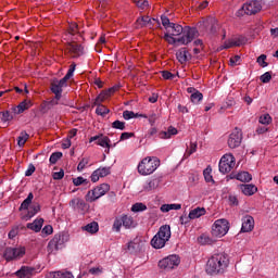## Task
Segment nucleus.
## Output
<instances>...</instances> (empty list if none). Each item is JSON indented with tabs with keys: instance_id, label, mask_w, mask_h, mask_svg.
<instances>
[{
	"instance_id": "774afa93",
	"label": "nucleus",
	"mask_w": 278,
	"mask_h": 278,
	"mask_svg": "<svg viewBox=\"0 0 278 278\" xmlns=\"http://www.w3.org/2000/svg\"><path fill=\"white\" fill-rule=\"evenodd\" d=\"M135 134L134 132H123L121 135V140H129V138H134Z\"/></svg>"
},
{
	"instance_id": "9b49d317",
	"label": "nucleus",
	"mask_w": 278,
	"mask_h": 278,
	"mask_svg": "<svg viewBox=\"0 0 278 278\" xmlns=\"http://www.w3.org/2000/svg\"><path fill=\"white\" fill-rule=\"evenodd\" d=\"M233 166H236V157L232 154H225L219 161V173L227 175L231 173Z\"/></svg>"
},
{
	"instance_id": "f3484780",
	"label": "nucleus",
	"mask_w": 278,
	"mask_h": 278,
	"mask_svg": "<svg viewBox=\"0 0 278 278\" xmlns=\"http://www.w3.org/2000/svg\"><path fill=\"white\" fill-rule=\"evenodd\" d=\"M89 142H96L99 147H103L108 149V153H110V137L103 135H97L89 139Z\"/></svg>"
},
{
	"instance_id": "5701e85b",
	"label": "nucleus",
	"mask_w": 278,
	"mask_h": 278,
	"mask_svg": "<svg viewBox=\"0 0 278 278\" xmlns=\"http://www.w3.org/2000/svg\"><path fill=\"white\" fill-rule=\"evenodd\" d=\"M45 224L43 218H37L34 220V223H28L26 225L27 229H30L31 231H35L38 233L42 229V225Z\"/></svg>"
},
{
	"instance_id": "0eeeda50",
	"label": "nucleus",
	"mask_w": 278,
	"mask_h": 278,
	"mask_svg": "<svg viewBox=\"0 0 278 278\" xmlns=\"http://www.w3.org/2000/svg\"><path fill=\"white\" fill-rule=\"evenodd\" d=\"M138 226V223L134 220V217L129 215H123L122 217L115 218L113 223V229L115 231H121L122 227H125V229H134Z\"/></svg>"
},
{
	"instance_id": "39448f33",
	"label": "nucleus",
	"mask_w": 278,
	"mask_h": 278,
	"mask_svg": "<svg viewBox=\"0 0 278 278\" xmlns=\"http://www.w3.org/2000/svg\"><path fill=\"white\" fill-rule=\"evenodd\" d=\"M168 240H170V226L163 225L160 227L157 233L152 238L151 247H153V249H164Z\"/></svg>"
},
{
	"instance_id": "20e7f679",
	"label": "nucleus",
	"mask_w": 278,
	"mask_h": 278,
	"mask_svg": "<svg viewBox=\"0 0 278 278\" xmlns=\"http://www.w3.org/2000/svg\"><path fill=\"white\" fill-rule=\"evenodd\" d=\"M157 168H160V159L156 156H147L139 162L137 170L139 175L147 176L153 175Z\"/></svg>"
},
{
	"instance_id": "aec40b11",
	"label": "nucleus",
	"mask_w": 278,
	"mask_h": 278,
	"mask_svg": "<svg viewBox=\"0 0 278 278\" xmlns=\"http://www.w3.org/2000/svg\"><path fill=\"white\" fill-rule=\"evenodd\" d=\"M167 34H170V36H186V27L172 23L169 24V27L166 29Z\"/></svg>"
},
{
	"instance_id": "f257e3e1",
	"label": "nucleus",
	"mask_w": 278,
	"mask_h": 278,
	"mask_svg": "<svg viewBox=\"0 0 278 278\" xmlns=\"http://www.w3.org/2000/svg\"><path fill=\"white\" fill-rule=\"evenodd\" d=\"M229 266V256L225 253L213 255L206 264V273L208 275H218Z\"/></svg>"
},
{
	"instance_id": "b1692460",
	"label": "nucleus",
	"mask_w": 278,
	"mask_h": 278,
	"mask_svg": "<svg viewBox=\"0 0 278 278\" xmlns=\"http://www.w3.org/2000/svg\"><path fill=\"white\" fill-rule=\"evenodd\" d=\"M239 188L245 197H253V194L257 192V187L255 185H240Z\"/></svg>"
},
{
	"instance_id": "6ab92c4d",
	"label": "nucleus",
	"mask_w": 278,
	"mask_h": 278,
	"mask_svg": "<svg viewBox=\"0 0 278 278\" xmlns=\"http://www.w3.org/2000/svg\"><path fill=\"white\" fill-rule=\"evenodd\" d=\"M18 278H31L36 275V268L29 266H22L14 274Z\"/></svg>"
},
{
	"instance_id": "9d476101",
	"label": "nucleus",
	"mask_w": 278,
	"mask_h": 278,
	"mask_svg": "<svg viewBox=\"0 0 278 278\" xmlns=\"http://www.w3.org/2000/svg\"><path fill=\"white\" fill-rule=\"evenodd\" d=\"M67 237L65 235H55L53 239L48 243V253L49 255H55L56 251L64 248Z\"/></svg>"
},
{
	"instance_id": "6e6d98bb",
	"label": "nucleus",
	"mask_w": 278,
	"mask_h": 278,
	"mask_svg": "<svg viewBox=\"0 0 278 278\" xmlns=\"http://www.w3.org/2000/svg\"><path fill=\"white\" fill-rule=\"evenodd\" d=\"M74 186H81L83 184H88V179H85L84 177L79 176L77 178L73 179Z\"/></svg>"
},
{
	"instance_id": "3c124183",
	"label": "nucleus",
	"mask_w": 278,
	"mask_h": 278,
	"mask_svg": "<svg viewBox=\"0 0 278 278\" xmlns=\"http://www.w3.org/2000/svg\"><path fill=\"white\" fill-rule=\"evenodd\" d=\"M78 33H79V26L77 25V23L70 24L68 34H71L72 36H75V34H78Z\"/></svg>"
},
{
	"instance_id": "a18cd8bd",
	"label": "nucleus",
	"mask_w": 278,
	"mask_h": 278,
	"mask_svg": "<svg viewBox=\"0 0 278 278\" xmlns=\"http://www.w3.org/2000/svg\"><path fill=\"white\" fill-rule=\"evenodd\" d=\"M123 118H125V121H130V118H138V113H134V111H124Z\"/></svg>"
},
{
	"instance_id": "c9c22d12",
	"label": "nucleus",
	"mask_w": 278,
	"mask_h": 278,
	"mask_svg": "<svg viewBox=\"0 0 278 278\" xmlns=\"http://www.w3.org/2000/svg\"><path fill=\"white\" fill-rule=\"evenodd\" d=\"M83 229L88 231V233H97V231H99V224L97 222H92L83 227Z\"/></svg>"
},
{
	"instance_id": "09e8293b",
	"label": "nucleus",
	"mask_w": 278,
	"mask_h": 278,
	"mask_svg": "<svg viewBox=\"0 0 278 278\" xmlns=\"http://www.w3.org/2000/svg\"><path fill=\"white\" fill-rule=\"evenodd\" d=\"M89 162H90L89 159H86V157L81 159V161L78 163L77 170L81 173V170H84L86 166H88Z\"/></svg>"
},
{
	"instance_id": "473e14b6",
	"label": "nucleus",
	"mask_w": 278,
	"mask_h": 278,
	"mask_svg": "<svg viewBox=\"0 0 278 278\" xmlns=\"http://www.w3.org/2000/svg\"><path fill=\"white\" fill-rule=\"evenodd\" d=\"M238 181H242L243 184H248L253 179V176L249 172H241L236 176Z\"/></svg>"
},
{
	"instance_id": "6e6552de",
	"label": "nucleus",
	"mask_w": 278,
	"mask_h": 278,
	"mask_svg": "<svg viewBox=\"0 0 278 278\" xmlns=\"http://www.w3.org/2000/svg\"><path fill=\"white\" fill-rule=\"evenodd\" d=\"M229 231V222L227 219H217L212 226V236L223 238Z\"/></svg>"
},
{
	"instance_id": "e433bc0d",
	"label": "nucleus",
	"mask_w": 278,
	"mask_h": 278,
	"mask_svg": "<svg viewBox=\"0 0 278 278\" xmlns=\"http://www.w3.org/2000/svg\"><path fill=\"white\" fill-rule=\"evenodd\" d=\"M29 140V134L27 131L23 130L20 136L17 137V144L18 147H25V142Z\"/></svg>"
},
{
	"instance_id": "5fc2aeb1",
	"label": "nucleus",
	"mask_w": 278,
	"mask_h": 278,
	"mask_svg": "<svg viewBox=\"0 0 278 278\" xmlns=\"http://www.w3.org/2000/svg\"><path fill=\"white\" fill-rule=\"evenodd\" d=\"M112 127L113 129H121V131H124L125 129V122H121V121H115L112 123Z\"/></svg>"
},
{
	"instance_id": "c85d7f7f",
	"label": "nucleus",
	"mask_w": 278,
	"mask_h": 278,
	"mask_svg": "<svg viewBox=\"0 0 278 278\" xmlns=\"http://www.w3.org/2000/svg\"><path fill=\"white\" fill-rule=\"evenodd\" d=\"M48 278H75L71 271H52Z\"/></svg>"
},
{
	"instance_id": "1a4fd4ad",
	"label": "nucleus",
	"mask_w": 278,
	"mask_h": 278,
	"mask_svg": "<svg viewBox=\"0 0 278 278\" xmlns=\"http://www.w3.org/2000/svg\"><path fill=\"white\" fill-rule=\"evenodd\" d=\"M106 192H110V185L102 184L98 187H96L93 190L88 191L86 195V201L89 203H94L97 199H101Z\"/></svg>"
},
{
	"instance_id": "f03ea898",
	"label": "nucleus",
	"mask_w": 278,
	"mask_h": 278,
	"mask_svg": "<svg viewBox=\"0 0 278 278\" xmlns=\"http://www.w3.org/2000/svg\"><path fill=\"white\" fill-rule=\"evenodd\" d=\"M197 36H199V30L195 27L185 26V36L175 38L173 35L166 33L164 35V40L169 45H176V42H180V45H190Z\"/></svg>"
},
{
	"instance_id": "f704fd0d",
	"label": "nucleus",
	"mask_w": 278,
	"mask_h": 278,
	"mask_svg": "<svg viewBox=\"0 0 278 278\" xmlns=\"http://www.w3.org/2000/svg\"><path fill=\"white\" fill-rule=\"evenodd\" d=\"M111 94L108 90L102 91L93 101V105H99L100 103H103L106 99H110Z\"/></svg>"
},
{
	"instance_id": "2eb2a0df",
	"label": "nucleus",
	"mask_w": 278,
	"mask_h": 278,
	"mask_svg": "<svg viewBox=\"0 0 278 278\" xmlns=\"http://www.w3.org/2000/svg\"><path fill=\"white\" fill-rule=\"evenodd\" d=\"M240 144H242V130L235 128L228 138V147L230 149H237Z\"/></svg>"
},
{
	"instance_id": "4d7b16f0",
	"label": "nucleus",
	"mask_w": 278,
	"mask_h": 278,
	"mask_svg": "<svg viewBox=\"0 0 278 278\" xmlns=\"http://www.w3.org/2000/svg\"><path fill=\"white\" fill-rule=\"evenodd\" d=\"M161 22L163 27H165V29H168V27L170 25H173V23L170 22V20L168 17H166V15L161 16Z\"/></svg>"
},
{
	"instance_id": "58836bf2",
	"label": "nucleus",
	"mask_w": 278,
	"mask_h": 278,
	"mask_svg": "<svg viewBox=\"0 0 278 278\" xmlns=\"http://www.w3.org/2000/svg\"><path fill=\"white\" fill-rule=\"evenodd\" d=\"M243 41L244 39H240V38L237 40L225 41L224 49H231V47H240V45H242Z\"/></svg>"
},
{
	"instance_id": "49530a36",
	"label": "nucleus",
	"mask_w": 278,
	"mask_h": 278,
	"mask_svg": "<svg viewBox=\"0 0 278 278\" xmlns=\"http://www.w3.org/2000/svg\"><path fill=\"white\" fill-rule=\"evenodd\" d=\"M62 159V152H54L50 156V164H58V161Z\"/></svg>"
},
{
	"instance_id": "dca6fc26",
	"label": "nucleus",
	"mask_w": 278,
	"mask_h": 278,
	"mask_svg": "<svg viewBox=\"0 0 278 278\" xmlns=\"http://www.w3.org/2000/svg\"><path fill=\"white\" fill-rule=\"evenodd\" d=\"M66 49L72 58H81L84 55V47L75 41L67 42Z\"/></svg>"
},
{
	"instance_id": "603ef678",
	"label": "nucleus",
	"mask_w": 278,
	"mask_h": 278,
	"mask_svg": "<svg viewBox=\"0 0 278 278\" xmlns=\"http://www.w3.org/2000/svg\"><path fill=\"white\" fill-rule=\"evenodd\" d=\"M134 3H136L137 8H140V10L149 8V1L147 0H134Z\"/></svg>"
},
{
	"instance_id": "680f3d73",
	"label": "nucleus",
	"mask_w": 278,
	"mask_h": 278,
	"mask_svg": "<svg viewBox=\"0 0 278 278\" xmlns=\"http://www.w3.org/2000/svg\"><path fill=\"white\" fill-rule=\"evenodd\" d=\"M161 73H162L163 79H175V74L168 71H162Z\"/></svg>"
},
{
	"instance_id": "4468645a",
	"label": "nucleus",
	"mask_w": 278,
	"mask_h": 278,
	"mask_svg": "<svg viewBox=\"0 0 278 278\" xmlns=\"http://www.w3.org/2000/svg\"><path fill=\"white\" fill-rule=\"evenodd\" d=\"M142 249H144V242H142L140 238H135L126 245V251L131 255H138V253H141Z\"/></svg>"
},
{
	"instance_id": "79ce46f5",
	"label": "nucleus",
	"mask_w": 278,
	"mask_h": 278,
	"mask_svg": "<svg viewBox=\"0 0 278 278\" xmlns=\"http://www.w3.org/2000/svg\"><path fill=\"white\" fill-rule=\"evenodd\" d=\"M157 186H160V180L152 179L147 184V186H144V190H147L148 192H151V190H155V188H157Z\"/></svg>"
},
{
	"instance_id": "a19ab883",
	"label": "nucleus",
	"mask_w": 278,
	"mask_h": 278,
	"mask_svg": "<svg viewBox=\"0 0 278 278\" xmlns=\"http://www.w3.org/2000/svg\"><path fill=\"white\" fill-rule=\"evenodd\" d=\"M190 99L191 102L198 105V103H201V101H203V93H201V91H194V93L191 94Z\"/></svg>"
},
{
	"instance_id": "ea45409f",
	"label": "nucleus",
	"mask_w": 278,
	"mask_h": 278,
	"mask_svg": "<svg viewBox=\"0 0 278 278\" xmlns=\"http://www.w3.org/2000/svg\"><path fill=\"white\" fill-rule=\"evenodd\" d=\"M94 105H97L96 114H98V116H105V114H110V109H108L105 105L101 103Z\"/></svg>"
},
{
	"instance_id": "37998d69",
	"label": "nucleus",
	"mask_w": 278,
	"mask_h": 278,
	"mask_svg": "<svg viewBox=\"0 0 278 278\" xmlns=\"http://www.w3.org/2000/svg\"><path fill=\"white\" fill-rule=\"evenodd\" d=\"M147 210V204L142 202H137L131 206V212H144Z\"/></svg>"
},
{
	"instance_id": "c03bdc74",
	"label": "nucleus",
	"mask_w": 278,
	"mask_h": 278,
	"mask_svg": "<svg viewBox=\"0 0 278 278\" xmlns=\"http://www.w3.org/2000/svg\"><path fill=\"white\" fill-rule=\"evenodd\" d=\"M38 212H40V204L30 206V210L28 211V214H27L28 218H34V216H36Z\"/></svg>"
},
{
	"instance_id": "7c9ffc66",
	"label": "nucleus",
	"mask_w": 278,
	"mask_h": 278,
	"mask_svg": "<svg viewBox=\"0 0 278 278\" xmlns=\"http://www.w3.org/2000/svg\"><path fill=\"white\" fill-rule=\"evenodd\" d=\"M199 244L205 245V244H214L216 242V239L211 238L206 233H202L200 237H198Z\"/></svg>"
},
{
	"instance_id": "cd10ccee",
	"label": "nucleus",
	"mask_w": 278,
	"mask_h": 278,
	"mask_svg": "<svg viewBox=\"0 0 278 278\" xmlns=\"http://www.w3.org/2000/svg\"><path fill=\"white\" fill-rule=\"evenodd\" d=\"M70 207L73 210H84V207H86V202L83 199L75 198L70 201Z\"/></svg>"
},
{
	"instance_id": "ddd939ff",
	"label": "nucleus",
	"mask_w": 278,
	"mask_h": 278,
	"mask_svg": "<svg viewBox=\"0 0 278 278\" xmlns=\"http://www.w3.org/2000/svg\"><path fill=\"white\" fill-rule=\"evenodd\" d=\"M23 255H25V248H7L3 257L7 262H12L13 260H21Z\"/></svg>"
},
{
	"instance_id": "8fccbe9b",
	"label": "nucleus",
	"mask_w": 278,
	"mask_h": 278,
	"mask_svg": "<svg viewBox=\"0 0 278 278\" xmlns=\"http://www.w3.org/2000/svg\"><path fill=\"white\" fill-rule=\"evenodd\" d=\"M273 121V118L270 117L269 114H264L260 117V123L261 125H270V122Z\"/></svg>"
},
{
	"instance_id": "338daca9",
	"label": "nucleus",
	"mask_w": 278,
	"mask_h": 278,
	"mask_svg": "<svg viewBox=\"0 0 278 278\" xmlns=\"http://www.w3.org/2000/svg\"><path fill=\"white\" fill-rule=\"evenodd\" d=\"M148 121L151 127H153V125H155V121H157V114L152 113L151 115L148 116Z\"/></svg>"
},
{
	"instance_id": "de8ad7c7",
	"label": "nucleus",
	"mask_w": 278,
	"mask_h": 278,
	"mask_svg": "<svg viewBox=\"0 0 278 278\" xmlns=\"http://www.w3.org/2000/svg\"><path fill=\"white\" fill-rule=\"evenodd\" d=\"M273 79V72H266L261 76V81L263 84H268Z\"/></svg>"
},
{
	"instance_id": "13d9d810",
	"label": "nucleus",
	"mask_w": 278,
	"mask_h": 278,
	"mask_svg": "<svg viewBox=\"0 0 278 278\" xmlns=\"http://www.w3.org/2000/svg\"><path fill=\"white\" fill-rule=\"evenodd\" d=\"M192 153H197V143L193 142L190 143V149L186 151L185 155H187V157H190Z\"/></svg>"
},
{
	"instance_id": "864d4df0",
	"label": "nucleus",
	"mask_w": 278,
	"mask_h": 278,
	"mask_svg": "<svg viewBox=\"0 0 278 278\" xmlns=\"http://www.w3.org/2000/svg\"><path fill=\"white\" fill-rule=\"evenodd\" d=\"M256 62L260 64V66H262V68H266V66H268V63L266 62V54H261Z\"/></svg>"
},
{
	"instance_id": "4c0bfd02",
	"label": "nucleus",
	"mask_w": 278,
	"mask_h": 278,
	"mask_svg": "<svg viewBox=\"0 0 278 278\" xmlns=\"http://www.w3.org/2000/svg\"><path fill=\"white\" fill-rule=\"evenodd\" d=\"M203 175L206 184H214V177L212 176V166H207L203 170Z\"/></svg>"
},
{
	"instance_id": "052dcab7",
	"label": "nucleus",
	"mask_w": 278,
	"mask_h": 278,
	"mask_svg": "<svg viewBox=\"0 0 278 278\" xmlns=\"http://www.w3.org/2000/svg\"><path fill=\"white\" fill-rule=\"evenodd\" d=\"M52 178L55 180L64 179V169H60V172L52 173Z\"/></svg>"
},
{
	"instance_id": "a878e982",
	"label": "nucleus",
	"mask_w": 278,
	"mask_h": 278,
	"mask_svg": "<svg viewBox=\"0 0 278 278\" xmlns=\"http://www.w3.org/2000/svg\"><path fill=\"white\" fill-rule=\"evenodd\" d=\"M172 136H177V128L169 126L167 131H161L159 132V138L161 140H168V138H172Z\"/></svg>"
},
{
	"instance_id": "0e129e2a",
	"label": "nucleus",
	"mask_w": 278,
	"mask_h": 278,
	"mask_svg": "<svg viewBox=\"0 0 278 278\" xmlns=\"http://www.w3.org/2000/svg\"><path fill=\"white\" fill-rule=\"evenodd\" d=\"M34 173H36V166H34V164H30L28 166V169L25 172V176L31 177L34 175Z\"/></svg>"
},
{
	"instance_id": "69168bd1",
	"label": "nucleus",
	"mask_w": 278,
	"mask_h": 278,
	"mask_svg": "<svg viewBox=\"0 0 278 278\" xmlns=\"http://www.w3.org/2000/svg\"><path fill=\"white\" fill-rule=\"evenodd\" d=\"M42 233H45L46 236H51V233H53V226L51 225L45 226L42 229Z\"/></svg>"
},
{
	"instance_id": "72a5a7b5",
	"label": "nucleus",
	"mask_w": 278,
	"mask_h": 278,
	"mask_svg": "<svg viewBox=\"0 0 278 278\" xmlns=\"http://www.w3.org/2000/svg\"><path fill=\"white\" fill-rule=\"evenodd\" d=\"M34 201V193H28L27 198L22 202L20 206V212H23V210H29V205H31V202Z\"/></svg>"
},
{
	"instance_id": "2f4dec72",
	"label": "nucleus",
	"mask_w": 278,
	"mask_h": 278,
	"mask_svg": "<svg viewBox=\"0 0 278 278\" xmlns=\"http://www.w3.org/2000/svg\"><path fill=\"white\" fill-rule=\"evenodd\" d=\"M14 116H16V114H14V112H12V110L0 112V118H1L2 123H10V121H14Z\"/></svg>"
},
{
	"instance_id": "e2e57ef3",
	"label": "nucleus",
	"mask_w": 278,
	"mask_h": 278,
	"mask_svg": "<svg viewBox=\"0 0 278 278\" xmlns=\"http://www.w3.org/2000/svg\"><path fill=\"white\" fill-rule=\"evenodd\" d=\"M60 103V99L54 96V98L48 102H46L47 108H53V105H58Z\"/></svg>"
},
{
	"instance_id": "412c9836",
	"label": "nucleus",
	"mask_w": 278,
	"mask_h": 278,
	"mask_svg": "<svg viewBox=\"0 0 278 278\" xmlns=\"http://www.w3.org/2000/svg\"><path fill=\"white\" fill-rule=\"evenodd\" d=\"M110 173H111L110 167H100L91 174V181L93 184H97L100 177H108Z\"/></svg>"
},
{
	"instance_id": "bf43d9fd",
	"label": "nucleus",
	"mask_w": 278,
	"mask_h": 278,
	"mask_svg": "<svg viewBox=\"0 0 278 278\" xmlns=\"http://www.w3.org/2000/svg\"><path fill=\"white\" fill-rule=\"evenodd\" d=\"M17 236H18V227H13V228L9 231V239H10V240H14Z\"/></svg>"
},
{
	"instance_id": "423d86ee",
	"label": "nucleus",
	"mask_w": 278,
	"mask_h": 278,
	"mask_svg": "<svg viewBox=\"0 0 278 278\" xmlns=\"http://www.w3.org/2000/svg\"><path fill=\"white\" fill-rule=\"evenodd\" d=\"M262 10V2L260 0H251L244 3L236 13V16L239 18L247 14L248 16H253V14H257Z\"/></svg>"
},
{
	"instance_id": "393cba45",
	"label": "nucleus",
	"mask_w": 278,
	"mask_h": 278,
	"mask_svg": "<svg viewBox=\"0 0 278 278\" xmlns=\"http://www.w3.org/2000/svg\"><path fill=\"white\" fill-rule=\"evenodd\" d=\"M205 216V207H195L189 212L188 218L194 220L195 218H201Z\"/></svg>"
},
{
	"instance_id": "f8f14e48",
	"label": "nucleus",
	"mask_w": 278,
	"mask_h": 278,
	"mask_svg": "<svg viewBox=\"0 0 278 278\" xmlns=\"http://www.w3.org/2000/svg\"><path fill=\"white\" fill-rule=\"evenodd\" d=\"M179 256L169 255L159 262V267L162 270H173V268L179 266Z\"/></svg>"
},
{
	"instance_id": "c756f323",
	"label": "nucleus",
	"mask_w": 278,
	"mask_h": 278,
	"mask_svg": "<svg viewBox=\"0 0 278 278\" xmlns=\"http://www.w3.org/2000/svg\"><path fill=\"white\" fill-rule=\"evenodd\" d=\"M188 55H190V52H188L186 49H181L176 52V58L180 64H186V62H188Z\"/></svg>"
},
{
	"instance_id": "a211bd4d",
	"label": "nucleus",
	"mask_w": 278,
	"mask_h": 278,
	"mask_svg": "<svg viewBox=\"0 0 278 278\" xmlns=\"http://www.w3.org/2000/svg\"><path fill=\"white\" fill-rule=\"evenodd\" d=\"M254 228H255V219H253V216L251 215H245L242 218L241 231L243 233H249Z\"/></svg>"
},
{
	"instance_id": "bb28decb",
	"label": "nucleus",
	"mask_w": 278,
	"mask_h": 278,
	"mask_svg": "<svg viewBox=\"0 0 278 278\" xmlns=\"http://www.w3.org/2000/svg\"><path fill=\"white\" fill-rule=\"evenodd\" d=\"M149 23H159L157 20L151 18L149 16H141L136 21L137 27L142 28L147 27Z\"/></svg>"
},
{
	"instance_id": "7ed1b4c3",
	"label": "nucleus",
	"mask_w": 278,
	"mask_h": 278,
	"mask_svg": "<svg viewBox=\"0 0 278 278\" xmlns=\"http://www.w3.org/2000/svg\"><path fill=\"white\" fill-rule=\"evenodd\" d=\"M76 64L72 63L66 75L61 80H53L50 84L51 92L56 97V99H62V88H66L68 86L67 81L73 77V74L75 73Z\"/></svg>"
},
{
	"instance_id": "4be33fe9",
	"label": "nucleus",
	"mask_w": 278,
	"mask_h": 278,
	"mask_svg": "<svg viewBox=\"0 0 278 278\" xmlns=\"http://www.w3.org/2000/svg\"><path fill=\"white\" fill-rule=\"evenodd\" d=\"M31 106V100H24L17 106H12L13 114H23L25 110H29Z\"/></svg>"
}]
</instances>
